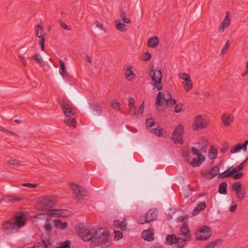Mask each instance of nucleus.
<instances>
[{"label": "nucleus", "mask_w": 248, "mask_h": 248, "mask_svg": "<svg viewBox=\"0 0 248 248\" xmlns=\"http://www.w3.org/2000/svg\"><path fill=\"white\" fill-rule=\"evenodd\" d=\"M109 235V232L107 228H100L93 232L90 228H85L84 229L81 238L84 241L96 239L98 243L105 245L108 242V237Z\"/></svg>", "instance_id": "nucleus-1"}, {"label": "nucleus", "mask_w": 248, "mask_h": 248, "mask_svg": "<svg viewBox=\"0 0 248 248\" xmlns=\"http://www.w3.org/2000/svg\"><path fill=\"white\" fill-rule=\"evenodd\" d=\"M211 236L210 228L207 226H203L200 228L198 232L195 234L196 240L198 241H205Z\"/></svg>", "instance_id": "nucleus-7"}, {"label": "nucleus", "mask_w": 248, "mask_h": 248, "mask_svg": "<svg viewBox=\"0 0 248 248\" xmlns=\"http://www.w3.org/2000/svg\"><path fill=\"white\" fill-rule=\"evenodd\" d=\"M205 156H203L202 157H198V158L194 157L190 162V164L193 167H198L200 166L201 164L205 161Z\"/></svg>", "instance_id": "nucleus-21"}, {"label": "nucleus", "mask_w": 248, "mask_h": 248, "mask_svg": "<svg viewBox=\"0 0 248 248\" xmlns=\"http://www.w3.org/2000/svg\"><path fill=\"white\" fill-rule=\"evenodd\" d=\"M44 241L43 239H41L40 242H37L34 246V248H45L44 246Z\"/></svg>", "instance_id": "nucleus-58"}, {"label": "nucleus", "mask_w": 248, "mask_h": 248, "mask_svg": "<svg viewBox=\"0 0 248 248\" xmlns=\"http://www.w3.org/2000/svg\"><path fill=\"white\" fill-rule=\"evenodd\" d=\"M64 123L69 126H73L76 127V121L75 118L72 117V118H67L64 120Z\"/></svg>", "instance_id": "nucleus-31"}, {"label": "nucleus", "mask_w": 248, "mask_h": 248, "mask_svg": "<svg viewBox=\"0 0 248 248\" xmlns=\"http://www.w3.org/2000/svg\"><path fill=\"white\" fill-rule=\"evenodd\" d=\"M7 163L9 165L18 166L21 165V162L16 159H12L9 160Z\"/></svg>", "instance_id": "nucleus-46"}, {"label": "nucleus", "mask_w": 248, "mask_h": 248, "mask_svg": "<svg viewBox=\"0 0 248 248\" xmlns=\"http://www.w3.org/2000/svg\"><path fill=\"white\" fill-rule=\"evenodd\" d=\"M59 63L60 65V73L63 78H66L68 76L66 68L63 61L61 59L59 60Z\"/></svg>", "instance_id": "nucleus-22"}, {"label": "nucleus", "mask_w": 248, "mask_h": 248, "mask_svg": "<svg viewBox=\"0 0 248 248\" xmlns=\"http://www.w3.org/2000/svg\"><path fill=\"white\" fill-rule=\"evenodd\" d=\"M57 198L50 195L41 197L38 201V206L42 210H47L52 208L57 202Z\"/></svg>", "instance_id": "nucleus-2"}, {"label": "nucleus", "mask_w": 248, "mask_h": 248, "mask_svg": "<svg viewBox=\"0 0 248 248\" xmlns=\"http://www.w3.org/2000/svg\"><path fill=\"white\" fill-rule=\"evenodd\" d=\"M208 125V123L203 119L202 115H197L194 118V124L193 125V129L194 130L202 129L207 127Z\"/></svg>", "instance_id": "nucleus-11"}, {"label": "nucleus", "mask_w": 248, "mask_h": 248, "mask_svg": "<svg viewBox=\"0 0 248 248\" xmlns=\"http://www.w3.org/2000/svg\"><path fill=\"white\" fill-rule=\"evenodd\" d=\"M159 40L157 36L150 38L147 42V46L151 48H155L159 44Z\"/></svg>", "instance_id": "nucleus-19"}, {"label": "nucleus", "mask_w": 248, "mask_h": 248, "mask_svg": "<svg viewBox=\"0 0 248 248\" xmlns=\"http://www.w3.org/2000/svg\"><path fill=\"white\" fill-rule=\"evenodd\" d=\"M157 216V210L151 209L145 214V215L141 216L139 217V222L141 224L150 223L154 221L156 218Z\"/></svg>", "instance_id": "nucleus-6"}, {"label": "nucleus", "mask_w": 248, "mask_h": 248, "mask_svg": "<svg viewBox=\"0 0 248 248\" xmlns=\"http://www.w3.org/2000/svg\"><path fill=\"white\" fill-rule=\"evenodd\" d=\"M120 16L122 20L125 23H130L131 21L129 18L126 17V12L123 7H121L119 9Z\"/></svg>", "instance_id": "nucleus-25"}, {"label": "nucleus", "mask_w": 248, "mask_h": 248, "mask_svg": "<svg viewBox=\"0 0 248 248\" xmlns=\"http://www.w3.org/2000/svg\"><path fill=\"white\" fill-rule=\"evenodd\" d=\"M32 60L36 61L38 63L41 64L43 62V60L39 54H36L34 55L31 56Z\"/></svg>", "instance_id": "nucleus-50"}, {"label": "nucleus", "mask_w": 248, "mask_h": 248, "mask_svg": "<svg viewBox=\"0 0 248 248\" xmlns=\"http://www.w3.org/2000/svg\"><path fill=\"white\" fill-rule=\"evenodd\" d=\"M227 184L226 182H223L220 184L218 187V192L220 194L225 195L227 193Z\"/></svg>", "instance_id": "nucleus-30"}, {"label": "nucleus", "mask_w": 248, "mask_h": 248, "mask_svg": "<svg viewBox=\"0 0 248 248\" xmlns=\"http://www.w3.org/2000/svg\"><path fill=\"white\" fill-rule=\"evenodd\" d=\"M154 234L153 229L151 228L147 230L143 231L142 232V237L143 239L148 242H151L154 240L153 237Z\"/></svg>", "instance_id": "nucleus-17"}, {"label": "nucleus", "mask_w": 248, "mask_h": 248, "mask_svg": "<svg viewBox=\"0 0 248 248\" xmlns=\"http://www.w3.org/2000/svg\"><path fill=\"white\" fill-rule=\"evenodd\" d=\"M197 208H199V209L201 210V211L203 210L206 206L205 202H200L197 204Z\"/></svg>", "instance_id": "nucleus-56"}, {"label": "nucleus", "mask_w": 248, "mask_h": 248, "mask_svg": "<svg viewBox=\"0 0 248 248\" xmlns=\"http://www.w3.org/2000/svg\"><path fill=\"white\" fill-rule=\"evenodd\" d=\"M248 159V157L244 160L243 161L241 164H239L238 166H236L235 168H233V170H235V172L237 173L239 172V171L242 170L244 167V164L245 163L247 162Z\"/></svg>", "instance_id": "nucleus-39"}, {"label": "nucleus", "mask_w": 248, "mask_h": 248, "mask_svg": "<svg viewBox=\"0 0 248 248\" xmlns=\"http://www.w3.org/2000/svg\"><path fill=\"white\" fill-rule=\"evenodd\" d=\"M46 35L45 34H44L43 35L41 36L40 37H38L40 39L39 40V44L41 46V48L42 51H44L45 48V39L44 38V36Z\"/></svg>", "instance_id": "nucleus-49"}, {"label": "nucleus", "mask_w": 248, "mask_h": 248, "mask_svg": "<svg viewBox=\"0 0 248 248\" xmlns=\"http://www.w3.org/2000/svg\"><path fill=\"white\" fill-rule=\"evenodd\" d=\"M59 103L66 117L71 118L75 116L73 109L69 104V102L67 99H59Z\"/></svg>", "instance_id": "nucleus-8"}, {"label": "nucleus", "mask_w": 248, "mask_h": 248, "mask_svg": "<svg viewBox=\"0 0 248 248\" xmlns=\"http://www.w3.org/2000/svg\"><path fill=\"white\" fill-rule=\"evenodd\" d=\"M111 106L112 108L115 110H119L120 108V104L116 101L115 100H113L111 104Z\"/></svg>", "instance_id": "nucleus-53"}, {"label": "nucleus", "mask_w": 248, "mask_h": 248, "mask_svg": "<svg viewBox=\"0 0 248 248\" xmlns=\"http://www.w3.org/2000/svg\"><path fill=\"white\" fill-rule=\"evenodd\" d=\"M152 132L157 136H161L163 135L162 129L160 128H155L152 129Z\"/></svg>", "instance_id": "nucleus-51"}, {"label": "nucleus", "mask_w": 248, "mask_h": 248, "mask_svg": "<svg viewBox=\"0 0 248 248\" xmlns=\"http://www.w3.org/2000/svg\"><path fill=\"white\" fill-rule=\"evenodd\" d=\"M71 188L73 191L77 198L79 200L82 199L86 193V191L83 187H79L75 184L71 185Z\"/></svg>", "instance_id": "nucleus-15"}, {"label": "nucleus", "mask_w": 248, "mask_h": 248, "mask_svg": "<svg viewBox=\"0 0 248 248\" xmlns=\"http://www.w3.org/2000/svg\"><path fill=\"white\" fill-rule=\"evenodd\" d=\"M114 226L117 228H120L122 230H124L126 229V225L123 221H120V220H116L114 221Z\"/></svg>", "instance_id": "nucleus-32"}, {"label": "nucleus", "mask_w": 248, "mask_h": 248, "mask_svg": "<svg viewBox=\"0 0 248 248\" xmlns=\"http://www.w3.org/2000/svg\"><path fill=\"white\" fill-rule=\"evenodd\" d=\"M164 94H157L155 103L157 105L162 106L163 103L165 102L168 106H171L175 105L176 103V100L170 97L166 98Z\"/></svg>", "instance_id": "nucleus-14"}, {"label": "nucleus", "mask_w": 248, "mask_h": 248, "mask_svg": "<svg viewBox=\"0 0 248 248\" xmlns=\"http://www.w3.org/2000/svg\"><path fill=\"white\" fill-rule=\"evenodd\" d=\"M58 22L60 23V26H61L62 28L65 30H71V28L70 26L67 25L65 23L63 22L61 20H60V19L59 20Z\"/></svg>", "instance_id": "nucleus-55"}, {"label": "nucleus", "mask_w": 248, "mask_h": 248, "mask_svg": "<svg viewBox=\"0 0 248 248\" xmlns=\"http://www.w3.org/2000/svg\"><path fill=\"white\" fill-rule=\"evenodd\" d=\"M44 243H43L44 246L45 248H54L55 246L53 245V240L51 239H44Z\"/></svg>", "instance_id": "nucleus-33"}, {"label": "nucleus", "mask_w": 248, "mask_h": 248, "mask_svg": "<svg viewBox=\"0 0 248 248\" xmlns=\"http://www.w3.org/2000/svg\"><path fill=\"white\" fill-rule=\"evenodd\" d=\"M132 66L130 65L127 67L125 72V77L129 81L133 80L135 77V75L132 71Z\"/></svg>", "instance_id": "nucleus-23"}, {"label": "nucleus", "mask_w": 248, "mask_h": 248, "mask_svg": "<svg viewBox=\"0 0 248 248\" xmlns=\"http://www.w3.org/2000/svg\"><path fill=\"white\" fill-rule=\"evenodd\" d=\"M2 230L4 233L7 234H10L18 231L15 226L12 219L11 220L5 221L2 223Z\"/></svg>", "instance_id": "nucleus-13"}, {"label": "nucleus", "mask_w": 248, "mask_h": 248, "mask_svg": "<svg viewBox=\"0 0 248 248\" xmlns=\"http://www.w3.org/2000/svg\"><path fill=\"white\" fill-rule=\"evenodd\" d=\"M158 68L155 69L152 68L150 71L148 75L151 78L154 88L157 89L158 91L162 89L161 80L162 75L160 69Z\"/></svg>", "instance_id": "nucleus-3"}, {"label": "nucleus", "mask_w": 248, "mask_h": 248, "mask_svg": "<svg viewBox=\"0 0 248 248\" xmlns=\"http://www.w3.org/2000/svg\"><path fill=\"white\" fill-rule=\"evenodd\" d=\"M177 237L174 234H168L166 236V241L170 244V245L176 244L177 242Z\"/></svg>", "instance_id": "nucleus-29"}, {"label": "nucleus", "mask_w": 248, "mask_h": 248, "mask_svg": "<svg viewBox=\"0 0 248 248\" xmlns=\"http://www.w3.org/2000/svg\"><path fill=\"white\" fill-rule=\"evenodd\" d=\"M46 231H51L52 230V226L50 223H47L44 226Z\"/></svg>", "instance_id": "nucleus-63"}, {"label": "nucleus", "mask_w": 248, "mask_h": 248, "mask_svg": "<svg viewBox=\"0 0 248 248\" xmlns=\"http://www.w3.org/2000/svg\"><path fill=\"white\" fill-rule=\"evenodd\" d=\"M7 198L8 199L6 200L9 202L20 201L22 200V198L21 197L16 195L8 196Z\"/></svg>", "instance_id": "nucleus-38"}, {"label": "nucleus", "mask_w": 248, "mask_h": 248, "mask_svg": "<svg viewBox=\"0 0 248 248\" xmlns=\"http://www.w3.org/2000/svg\"><path fill=\"white\" fill-rule=\"evenodd\" d=\"M22 186L25 187H29L31 188H35L37 186L36 184H31V183H24L22 185Z\"/></svg>", "instance_id": "nucleus-60"}, {"label": "nucleus", "mask_w": 248, "mask_h": 248, "mask_svg": "<svg viewBox=\"0 0 248 248\" xmlns=\"http://www.w3.org/2000/svg\"><path fill=\"white\" fill-rule=\"evenodd\" d=\"M180 232L183 235H185V238H187V239H190V230L186 223H184L182 224L180 228Z\"/></svg>", "instance_id": "nucleus-20"}, {"label": "nucleus", "mask_w": 248, "mask_h": 248, "mask_svg": "<svg viewBox=\"0 0 248 248\" xmlns=\"http://www.w3.org/2000/svg\"><path fill=\"white\" fill-rule=\"evenodd\" d=\"M201 210L199 209V208H197V206L195 207L192 212L193 216H196L198 215L200 212Z\"/></svg>", "instance_id": "nucleus-64"}, {"label": "nucleus", "mask_w": 248, "mask_h": 248, "mask_svg": "<svg viewBox=\"0 0 248 248\" xmlns=\"http://www.w3.org/2000/svg\"><path fill=\"white\" fill-rule=\"evenodd\" d=\"M71 242L69 240H66L61 242L59 248H70Z\"/></svg>", "instance_id": "nucleus-45"}, {"label": "nucleus", "mask_w": 248, "mask_h": 248, "mask_svg": "<svg viewBox=\"0 0 248 248\" xmlns=\"http://www.w3.org/2000/svg\"><path fill=\"white\" fill-rule=\"evenodd\" d=\"M183 86L184 87L185 90L187 92H188L190 90H191V89L193 87V85H192V81H191V79H189V81H183Z\"/></svg>", "instance_id": "nucleus-36"}, {"label": "nucleus", "mask_w": 248, "mask_h": 248, "mask_svg": "<svg viewBox=\"0 0 248 248\" xmlns=\"http://www.w3.org/2000/svg\"><path fill=\"white\" fill-rule=\"evenodd\" d=\"M243 175L244 174L242 172H238L236 174H233L232 177L234 180H238L242 178Z\"/></svg>", "instance_id": "nucleus-59"}, {"label": "nucleus", "mask_w": 248, "mask_h": 248, "mask_svg": "<svg viewBox=\"0 0 248 248\" xmlns=\"http://www.w3.org/2000/svg\"><path fill=\"white\" fill-rule=\"evenodd\" d=\"M232 191L235 192L236 198L239 201H243L246 195V191L239 182H235L232 186Z\"/></svg>", "instance_id": "nucleus-5"}, {"label": "nucleus", "mask_w": 248, "mask_h": 248, "mask_svg": "<svg viewBox=\"0 0 248 248\" xmlns=\"http://www.w3.org/2000/svg\"><path fill=\"white\" fill-rule=\"evenodd\" d=\"M231 22V17L229 16V13L228 12L226 13V16L225 17L223 21L221 22L222 24L224 25L226 27H228Z\"/></svg>", "instance_id": "nucleus-37"}, {"label": "nucleus", "mask_w": 248, "mask_h": 248, "mask_svg": "<svg viewBox=\"0 0 248 248\" xmlns=\"http://www.w3.org/2000/svg\"><path fill=\"white\" fill-rule=\"evenodd\" d=\"M236 173L234 170H233L232 167H230L227 170L224 172L219 174L218 178L224 179L226 178H230L232 177L233 174Z\"/></svg>", "instance_id": "nucleus-18"}, {"label": "nucleus", "mask_w": 248, "mask_h": 248, "mask_svg": "<svg viewBox=\"0 0 248 248\" xmlns=\"http://www.w3.org/2000/svg\"><path fill=\"white\" fill-rule=\"evenodd\" d=\"M230 45V41L228 40L226 42L224 46L222 49L221 52V55L224 54L225 53H226L227 52Z\"/></svg>", "instance_id": "nucleus-52"}, {"label": "nucleus", "mask_w": 248, "mask_h": 248, "mask_svg": "<svg viewBox=\"0 0 248 248\" xmlns=\"http://www.w3.org/2000/svg\"><path fill=\"white\" fill-rule=\"evenodd\" d=\"M151 54L149 52H145L143 54L141 57L142 60L144 61H149L151 58Z\"/></svg>", "instance_id": "nucleus-54"}, {"label": "nucleus", "mask_w": 248, "mask_h": 248, "mask_svg": "<svg viewBox=\"0 0 248 248\" xmlns=\"http://www.w3.org/2000/svg\"><path fill=\"white\" fill-rule=\"evenodd\" d=\"M191 151L192 153L197 156L198 157H202L204 156L203 155L201 154V152L200 151L198 150L197 148L194 147H192L191 148Z\"/></svg>", "instance_id": "nucleus-42"}, {"label": "nucleus", "mask_w": 248, "mask_h": 248, "mask_svg": "<svg viewBox=\"0 0 248 248\" xmlns=\"http://www.w3.org/2000/svg\"><path fill=\"white\" fill-rule=\"evenodd\" d=\"M237 204L234 202H232V205L230 208V211L231 212H234L236 211Z\"/></svg>", "instance_id": "nucleus-62"}, {"label": "nucleus", "mask_w": 248, "mask_h": 248, "mask_svg": "<svg viewBox=\"0 0 248 248\" xmlns=\"http://www.w3.org/2000/svg\"><path fill=\"white\" fill-rule=\"evenodd\" d=\"M184 132V126L181 124H179L176 126L172 135L171 139L175 143L179 142L180 144L183 143L182 137Z\"/></svg>", "instance_id": "nucleus-9"}, {"label": "nucleus", "mask_w": 248, "mask_h": 248, "mask_svg": "<svg viewBox=\"0 0 248 248\" xmlns=\"http://www.w3.org/2000/svg\"><path fill=\"white\" fill-rule=\"evenodd\" d=\"M219 167L217 166H214L210 170H201V175L202 177L207 179L208 180H211L214 178L217 175H219Z\"/></svg>", "instance_id": "nucleus-10"}, {"label": "nucleus", "mask_w": 248, "mask_h": 248, "mask_svg": "<svg viewBox=\"0 0 248 248\" xmlns=\"http://www.w3.org/2000/svg\"><path fill=\"white\" fill-rule=\"evenodd\" d=\"M202 146H199V148L200 149V151L202 152L203 153H205L207 150V146L208 144V141L206 138H204L202 140Z\"/></svg>", "instance_id": "nucleus-35"}, {"label": "nucleus", "mask_w": 248, "mask_h": 248, "mask_svg": "<svg viewBox=\"0 0 248 248\" xmlns=\"http://www.w3.org/2000/svg\"><path fill=\"white\" fill-rule=\"evenodd\" d=\"M241 149V144L238 143L235 146L231 148L230 152L231 153L233 154L239 152Z\"/></svg>", "instance_id": "nucleus-44"}, {"label": "nucleus", "mask_w": 248, "mask_h": 248, "mask_svg": "<svg viewBox=\"0 0 248 248\" xmlns=\"http://www.w3.org/2000/svg\"><path fill=\"white\" fill-rule=\"evenodd\" d=\"M179 77L180 78L182 79H183V81H189V79H191L190 76L189 74L183 73H180Z\"/></svg>", "instance_id": "nucleus-40"}, {"label": "nucleus", "mask_w": 248, "mask_h": 248, "mask_svg": "<svg viewBox=\"0 0 248 248\" xmlns=\"http://www.w3.org/2000/svg\"><path fill=\"white\" fill-rule=\"evenodd\" d=\"M155 124V122L152 118L147 119L146 121V125L148 129L153 126Z\"/></svg>", "instance_id": "nucleus-43"}, {"label": "nucleus", "mask_w": 248, "mask_h": 248, "mask_svg": "<svg viewBox=\"0 0 248 248\" xmlns=\"http://www.w3.org/2000/svg\"><path fill=\"white\" fill-rule=\"evenodd\" d=\"M190 156V153L188 150H185L183 149L182 151V157L187 162H189L188 157Z\"/></svg>", "instance_id": "nucleus-41"}, {"label": "nucleus", "mask_w": 248, "mask_h": 248, "mask_svg": "<svg viewBox=\"0 0 248 248\" xmlns=\"http://www.w3.org/2000/svg\"><path fill=\"white\" fill-rule=\"evenodd\" d=\"M18 58L24 66H26L27 65V62L25 60V57L19 54L18 55Z\"/></svg>", "instance_id": "nucleus-57"}, {"label": "nucleus", "mask_w": 248, "mask_h": 248, "mask_svg": "<svg viewBox=\"0 0 248 248\" xmlns=\"http://www.w3.org/2000/svg\"><path fill=\"white\" fill-rule=\"evenodd\" d=\"M55 226L56 228L64 230L68 226L66 222H62L60 219H55L54 220Z\"/></svg>", "instance_id": "nucleus-28"}, {"label": "nucleus", "mask_w": 248, "mask_h": 248, "mask_svg": "<svg viewBox=\"0 0 248 248\" xmlns=\"http://www.w3.org/2000/svg\"><path fill=\"white\" fill-rule=\"evenodd\" d=\"M37 27L38 28V30L36 31V36L37 37H40L41 36L43 35L42 34L43 31V27L41 25V24H38L37 25Z\"/></svg>", "instance_id": "nucleus-47"}, {"label": "nucleus", "mask_w": 248, "mask_h": 248, "mask_svg": "<svg viewBox=\"0 0 248 248\" xmlns=\"http://www.w3.org/2000/svg\"><path fill=\"white\" fill-rule=\"evenodd\" d=\"M223 242V240L221 239H218L214 241H211L207 243L205 246V248H214L217 246L220 245Z\"/></svg>", "instance_id": "nucleus-27"}, {"label": "nucleus", "mask_w": 248, "mask_h": 248, "mask_svg": "<svg viewBox=\"0 0 248 248\" xmlns=\"http://www.w3.org/2000/svg\"><path fill=\"white\" fill-rule=\"evenodd\" d=\"M115 236H114V240L115 241H118L121 238H123V233L120 231H115L114 232Z\"/></svg>", "instance_id": "nucleus-48"}, {"label": "nucleus", "mask_w": 248, "mask_h": 248, "mask_svg": "<svg viewBox=\"0 0 248 248\" xmlns=\"http://www.w3.org/2000/svg\"><path fill=\"white\" fill-rule=\"evenodd\" d=\"M182 110V105L178 103L177 104L175 108V112L177 113L180 112Z\"/></svg>", "instance_id": "nucleus-61"}, {"label": "nucleus", "mask_w": 248, "mask_h": 248, "mask_svg": "<svg viewBox=\"0 0 248 248\" xmlns=\"http://www.w3.org/2000/svg\"><path fill=\"white\" fill-rule=\"evenodd\" d=\"M25 217V215L23 213L18 212L14 217L12 218V220L17 230L25 225L26 221Z\"/></svg>", "instance_id": "nucleus-12"}, {"label": "nucleus", "mask_w": 248, "mask_h": 248, "mask_svg": "<svg viewBox=\"0 0 248 248\" xmlns=\"http://www.w3.org/2000/svg\"><path fill=\"white\" fill-rule=\"evenodd\" d=\"M189 240L190 239H187V238L183 239L178 237L176 243H177L178 247L179 248H183L186 245V241Z\"/></svg>", "instance_id": "nucleus-34"}, {"label": "nucleus", "mask_w": 248, "mask_h": 248, "mask_svg": "<svg viewBox=\"0 0 248 248\" xmlns=\"http://www.w3.org/2000/svg\"><path fill=\"white\" fill-rule=\"evenodd\" d=\"M129 113L132 115L137 116L138 115H142L144 111V102L143 100L142 103L139 106L138 110H136L135 99L132 97L128 98Z\"/></svg>", "instance_id": "nucleus-4"}, {"label": "nucleus", "mask_w": 248, "mask_h": 248, "mask_svg": "<svg viewBox=\"0 0 248 248\" xmlns=\"http://www.w3.org/2000/svg\"><path fill=\"white\" fill-rule=\"evenodd\" d=\"M217 150L214 146H211L208 151V157L211 159H215L217 157Z\"/></svg>", "instance_id": "nucleus-24"}, {"label": "nucleus", "mask_w": 248, "mask_h": 248, "mask_svg": "<svg viewBox=\"0 0 248 248\" xmlns=\"http://www.w3.org/2000/svg\"><path fill=\"white\" fill-rule=\"evenodd\" d=\"M115 25L117 30L123 32L126 31V25L121 22L119 19H117L115 21Z\"/></svg>", "instance_id": "nucleus-26"}, {"label": "nucleus", "mask_w": 248, "mask_h": 248, "mask_svg": "<svg viewBox=\"0 0 248 248\" xmlns=\"http://www.w3.org/2000/svg\"><path fill=\"white\" fill-rule=\"evenodd\" d=\"M221 120L225 126H229L233 122L234 116L233 115L224 113L221 117Z\"/></svg>", "instance_id": "nucleus-16"}]
</instances>
